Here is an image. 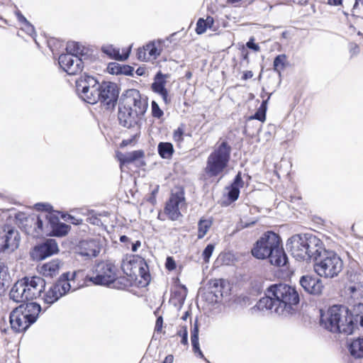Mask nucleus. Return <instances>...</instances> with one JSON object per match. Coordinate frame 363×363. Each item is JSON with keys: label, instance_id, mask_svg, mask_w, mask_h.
Segmentation results:
<instances>
[{"label": "nucleus", "instance_id": "nucleus-1", "mask_svg": "<svg viewBox=\"0 0 363 363\" xmlns=\"http://www.w3.org/2000/svg\"><path fill=\"white\" fill-rule=\"evenodd\" d=\"M267 295L259 299L258 308L267 309L276 313L286 311L290 313L300 301L299 294L296 287L286 284H276L267 289Z\"/></svg>", "mask_w": 363, "mask_h": 363}, {"label": "nucleus", "instance_id": "nucleus-2", "mask_svg": "<svg viewBox=\"0 0 363 363\" xmlns=\"http://www.w3.org/2000/svg\"><path fill=\"white\" fill-rule=\"evenodd\" d=\"M251 252L257 259L269 258L270 263L275 267H284L288 262L281 240L273 231L265 232L256 242Z\"/></svg>", "mask_w": 363, "mask_h": 363}, {"label": "nucleus", "instance_id": "nucleus-3", "mask_svg": "<svg viewBox=\"0 0 363 363\" xmlns=\"http://www.w3.org/2000/svg\"><path fill=\"white\" fill-rule=\"evenodd\" d=\"M46 282L39 276H26L18 279L9 291V298L16 303H26L40 298Z\"/></svg>", "mask_w": 363, "mask_h": 363}, {"label": "nucleus", "instance_id": "nucleus-4", "mask_svg": "<svg viewBox=\"0 0 363 363\" xmlns=\"http://www.w3.org/2000/svg\"><path fill=\"white\" fill-rule=\"evenodd\" d=\"M232 147L226 140L221 138L216 144L206 160L204 173L208 178L223 175L229 164Z\"/></svg>", "mask_w": 363, "mask_h": 363}, {"label": "nucleus", "instance_id": "nucleus-5", "mask_svg": "<svg viewBox=\"0 0 363 363\" xmlns=\"http://www.w3.org/2000/svg\"><path fill=\"white\" fill-rule=\"evenodd\" d=\"M10 313L11 328L16 333L26 331L38 319L41 306L35 302L21 303Z\"/></svg>", "mask_w": 363, "mask_h": 363}, {"label": "nucleus", "instance_id": "nucleus-6", "mask_svg": "<svg viewBox=\"0 0 363 363\" xmlns=\"http://www.w3.org/2000/svg\"><path fill=\"white\" fill-rule=\"evenodd\" d=\"M89 280L99 285L113 284L114 286L120 289H125L130 285L129 280L125 277H116V267L113 264L104 261L95 264Z\"/></svg>", "mask_w": 363, "mask_h": 363}, {"label": "nucleus", "instance_id": "nucleus-7", "mask_svg": "<svg viewBox=\"0 0 363 363\" xmlns=\"http://www.w3.org/2000/svg\"><path fill=\"white\" fill-rule=\"evenodd\" d=\"M313 267L320 277L333 279L342 271L343 261L335 252L328 250L315 262Z\"/></svg>", "mask_w": 363, "mask_h": 363}, {"label": "nucleus", "instance_id": "nucleus-8", "mask_svg": "<svg viewBox=\"0 0 363 363\" xmlns=\"http://www.w3.org/2000/svg\"><path fill=\"white\" fill-rule=\"evenodd\" d=\"M349 314V309L341 305H334L329 308L326 314H322L320 325L332 333H343L347 326L345 316Z\"/></svg>", "mask_w": 363, "mask_h": 363}, {"label": "nucleus", "instance_id": "nucleus-9", "mask_svg": "<svg viewBox=\"0 0 363 363\" xmlns=\"http://www.w3.org/2000/svg\"><path fill=\"white\" fill-rule=\"evenodd\" d=\"M67 50L69 53L61 54L58 58L60 67L69 75L80 74L84 67L82 57L83 55L80 51V46L77 43H72L67 45Z\"/></svg>", "mask_w": 363, "mask_h": 363}, {"label": "nucleus", "instance_id": "nucleus-10", "mask_svg": "<svg viewBox=\"0 0 363 363\" xmlns=\"http://www.w3.org/2000/svg\"><path fill=\"white\" fill-rule=\"evenodd\" d=\"M76 88L80 98L90 104L99 102L101 84L97 79L84 73L76 81Z\"/></svg>", "mask_w": 363, "mask_h": 363}, {"label": "nucleus", "instance_id": "nucleus-11", "mask_svg": "<svg viewBox=\"0 0 363 363\" xmlns=\"http://www.w3.org/2000/svg\"><path fill=\"white\" fill-rule=\"evenodd\" d=\"M186 206L185 192L179 187L175 192H171L164 207V213L170 220H177L182 216L181 210Z\"/></svg>", "mask_w": 363, "mask_h": 363}, {"label": "nucleus", "instance_id": "nucleus-12", "mask_svg": "<svg viewBox=\"0 0 363 363\" xmlns=\"http://www.w3.org/2000/svg\"><path fill=\"white\" fill-rule=\"evenodd\" d=\"M120 103L141 116H144L148 106L147 98L143 97L140 91L135 89L127 90Z\"/></svg>", "mask_w": 363, "mask_h": 363}, {"label": "nucleus", "instance_id": "nucleus-13", "mask_svg": "<svg viewBox=\"0 0 363 363\" xmlns=\"http://www.w3.org/2000/svg\"><path fill=\"white\" fill-rule=\"evenodd\" d=\"M19 233L9 225L0 227V252H13L20 243Z\"/></svg>", "mask_w": 363, "mask_h": 363}, {"label": "nucleus", "instance_id": "nucleus-14", "mask_svg": "<svg viewBox=\"0 0 363 363\" xmlns=\"http://www.w3.org/2000/svg\"><path fill=\"white\" fill-rule=\"evenodd\" d=\"M119 91L117 85L111 82H103L99 92V101L106 109H112L116 105Z\"/></svg>", "mask_w": 363, "mask_h": 363}, {"label": "nucleus", "instance_id": "nucleus-15", "mask_svg": "<svg viewBox=\"0 0 363 363\" xmlns=\"http://www.w3.org/2000/svg\"><path fill=\"white\" fill-rule=\"evenodd\" d=\"M59 278L60 280L63 279L62 283L68 293L83 287L86 284L87 276L84 270H78L72 273H63Z\"/></svg>", "mask_w": 363, "mask_h": 363}, {"label": "nucleus", "instance_id": "nucleus-16", "mask_svg": "<svg viewBox=\"0 0 363 363\" xmlns=\"http://www.w3.org/2000/svg\"><path fill=\"white\" fill-rule=\"evenodd\" d=\"M304 243L309 256V262L314 260L315 262L323 256L325 250L323 241L313 235H304Z\"/></svg>", "mask_w": 363, "mask_h": 363}, {"label": "nucleus", "instance_id": "nucleus-17", "mask_svg": "<svg viewBox=\"0 0 363 363\" xmlns=\"http://www.w3.org/2000/svg\"><path fill=\"white\" fill-rule=\"evenodd\" d=\"M345 321H347V326L344 328L343 333L352 334L359 326L363 328V303L355 305L351 311H349Z\"/></svg>", "mask_w": 363, "mask_h": 363}, {"label": "nucleus", "instance_id": "nucleus-18", "mask_svg": "<svg viewBox=\"0 0 363 363\" xmlns=\"http://www.w3.org/2000/svg\"><path fill=\"white\" fill-rule=\"evenodd\" d=\"M304 242V237L297 235L292 237L286 245L296 260L309 262V256Z\"/></svg>", "mask_w": 363, "mask_h": 363}, {"label": "nucleus", "instance_id": "nucleus-19", "mask_svg": "<svg viewBox=\"0 0 363 363\" xmlns=\"http://www.w3.org/2000/svg\"><path fill=\"white\" fill-rule=\"evenodd\" d=\"M143 116L135 114L121 103L118 106V119L119 124L128 128H134L139 125Z\"/></svg>", "mask_w": 363, "mask_h": 363}, {"label": "nucleus", "instance_id": "nucleus-20", "mask_svg": "<svg viewBox=\"0 0 363 363\" xmlns=\"http://www.w3.org/2000/svg\"><path fill=\"white\" fill-rule=\"evenodd\" d=\"M162 50L160 43L150 42L138 49L137 57L140 61L147 62L153 60L160 55Z\"/></svg>", "mask_w": 363, "mask_h": 363}, {"label": "nucleus", "instance_id": "nucleus-21", "mask_svg": "<svg viewBox=\"0 0 363 363\" xmlns=\"http://www.w3.org/2000/svg\"><path fill=\"white\" fill-rule=\"evenodd\" d=\"M62 262L59 259H53L49 262L37 266V272L46 279H52L59 275Z\"/></svg>", "mask_w": 363, "mask_h": 363}, {"label": "nucleus", "instance_id": "nucleus-22", "mask_svg": "<svg viewBox=\"0 0 363 363\" xmlns=\"http://www.w3.org/2000/svg\"><path fill=\"white\" fill-rule=\"evenodd\" d=\"M299 282L305 291L312 295L321 294L324 288L322 280L312 275L301 277Z\"/></svg>", "mask_w": 363, "mask_h": 363}, {"label": "nucleus", "instance_id": "nucleus-23", "mask_svg": "<svg viewBox=\"0 0 363 363\" xmlns=\"http://www.w3.org/2000/svg\"><path fill=\"white\" fill-rule=\"evenodd\" d=\"M62 281H63V279L60 280L59 278L48 291H44L42 299L45 303L50 306L67 293L66 289H64Z\"/></svg>", "mask_w": 363, "mask_h": 363}, {"label": "nucleus", "instance_id": "nucleus-24", "mask_svg": "<svg viewBox=\"0 0 363 363\" xmlns=\"http://www.w3.org/2000/svg\"><path fill=\"white\" fill-rule=\"evenodd\" d=\"M34 250L38 259H44L59 252L57 242L53 239H48L43 243L35 247Z\"/></svg>", "mask_w": 363, "mask_h": 363}, {"label": "nucleus", "instance_id": "nucleus-25", "mask_svg": "<svg viewBox=\"0 0 363 363\" xmlns=\"http://www.w3.org/2000/svg\"><path fill=\"white\" fill-rule=\"evenodd\" d=\"M243 186L244 182L242 180L241 173L238 172V174L235 177L231 184L227 187L228 189L226 194L227 200L223 202V206H227L237 201L240 195V189L242 188Z\"/></svg>", "mask_w": 363, "mask_h": 363}, {"label": "nucleus", "instance_id": "nucleus-26", "mask_svg": "<svg viewBox=\"0 0 363 363\" xmlns=\"http://www.w3.org/2000/svg\"><path fill=\"white\" fill-rule=\"evenodd\" d=\"M169 77V74H164L160 71L158 72L154 79V82L152 84V90L160 94L165 103L168 102V91L165 88L167 83L166 79Z\"/></svg>", "mask_w": 363, "mask_h": 363}, {"label": "nucleus", "instance_id": "nucleus-27", "mask_svg": "<svg viewBox=\"0 0 363 363\" xmlns=\"http://www.w3.org/2000/svg\"><path fill=\"white\" fill-rule=\"evenodd\" d=\"M50 232L48 235L53 236H65L70 230L71 227L64 223H60L58 217L54 213H50Z\"/></svg>", "mask_w": 363, "mask_h": 363}, {"label": "nucleus", "instance_id": "nucleus-28", "mask_svg": "<svg viewBox=\"0 0 363 363\" xmlns=\"http://www.w3.org/2000/svg\"><path fill=\"white\" fill-rule=\"evenodd\" d=\"M51 212H48L46 214L38 215L34 222V233L35 236H40L43 235H48L50 234V220L49 216Z\"/></svg>", "mask_w": 363, "mask_h": 363}, {"label": "nucleus", "instance_id": "nucleus-29", "mask_svg": "<svg viewBox=\"0 0 363 363\" xmlns=\"http://www.w3.org/2000/svg\"><path fill=\"white\" fill-rule=\"evenodd\" d=\"M100 251L101 247L95 240L83 241L80 243V254L82 256L95 257Z\"/></svg>", "mask_w": 363, "mask_h": 363}, {"label": "nucleus", "instance_id": "nucleus-30", "mask_svg": "<svg viewBox=\"0 0 363 363\" xmlns=\"http://www.w3.org/2000/svg\"><path fill=\"white\" fill-rule=\"evenodd\" d=\"M101 50L111 58L120 61L127 60L130 52V48H125L123 49L122 53L120 54L119 49L113 47V45L104 46L102 47Z\"/></svg>", "mask_w": 363, "mask_h": 363}, {"label": "nucleus", "instance_id": "nucleus-31", "mask_svg": "<svg viewBox=\"0 0 363 363\" xmlns=\"http://www.w3.org/2000/svg\"><path fill=\"white\" fill-rule=\"evenodd\" d=\"M12 279L7 264L0 262V295L4 294L9 287Z\"/></svg>", "mask_w": 363, "mask_h": 363}, {"label": "nucleus", "instance_id": "nucleus-32", "mask_svg": "<svg viewBox=\"0 0 363 363\" xmlns=\"http://www.w3.org/2000/svg\"><path fill=\"white\" fill-rule=\"evenodd\" d=\"M199 325L198 320L196 319L194 321L192 328L191 329V342L192 345V350L197 357L206 360L199 347Z\"/></svg>", "mask_w": 363, "mask_h": 363}, {"label": "nucleus", "instance_id": "nucleus-33", "mask_svg": "<svg viewBox=\"0 0 363 363\" xmlns=\"http://www.w3.org/2000/svg\"><path fill=\"white\" fill-rule=\"evenodd\" d=\"M140 257L136 255H126L121 262V269L127 275L134 274L133 269L137 267L138 262Z\"/></svg>", "mask_w": 363, "mask_h": 363}, {"label": "nucleus", "instance_id": "nucleus-34", "mask_svg": "<svg viewBox=\"0 0 363 363\" xmlns=\"http://www.w3.org/2000/svg\"><path fill=\"white\" fill-rule=\"evenodd\" d=\"M348 350L354 358H363V337L354 339L350 344Z\"/></svg>", "mask_w": 363, "mask_h": 363}, {"label": "nucleus", "instance_id": "nucleus-35", "mask_svg": "<svg viewBox=\"0 0 363 363\" xmlns=\"http://www.w3.org/2000/svg\"><path fill=\"white\" fill-rule=\"evenodd\" d=\"M213 225L212 218L201 217L198 222L197 238L202 239L209 231Z\"/></svg>", "mask_w": 363, "mask_h": 363}, {"label": "nucleus", "instance_id": "nucleus-36", "mask_svg": "<svg viewBox=\"0 0 363 363\" xmlns=\"http://www.w3.org/2000/svg\"><path fill=\"white\" fill-rule=\"evenodd\" d=\"M157 152L162 159L170 160L174 153V149L171 143L160 142L157 145Z\"/></svg>", "mask_w": 363, "mask_h": 363}, {"label": "nucleus", "instance_id": "nucleus-37", "mask_svg": "<svg viewBox=\"0 0 363 363\" xmlns=\"http://www.w3.org/2000/svg\"><path fill=\"white\" fill-rule=\"evenodd\" d=\"M209 285L212 289H214V293L223 296L224 293L227 292L225 289L228 286L229 283L223 279H214L209 281Z\"/></svg>", "mask_w": 363, "mask_h": 363}, {"label": "nucleus", "instance_id": "nucleus-38", "mask_svg": "<svg viewBox=\"0 0 363 363\" xmlns=\"http://www.w3.org/2000/svg\"><path fill=\"white\" fill-rule=\"evenodd\" d=\"M287 65V56L285 54L278 55L274 60L273 69L279 74L285 69Z\"/></svg>", "mask_w": 363, "mask_h": 363}, {"label": "nucleus", "instance_id": "nucleus-39", "mask_svg": "<svg viewBox=\"0 0 363 363\" xmlns=\"http://www.w3.org/2000/svg\"><path fill=\"white\" fill-rule=\"evenodd\" d=\"M270 98V94L267 96L266 99H263L259 108L253 116H251L249 119H257L261 122H264L266 120L267 104Z\"/></svg>", "mask_w": 363, "mask_h": 363}, {"label": "nucleus", "instance_id": "nucleus-40", "mask_svg": "<svg viewBox=\"0 0 363 363\" xmlns=\"http://www.w3.org/2000/svg\"><path fill=\"white\" fill-rule=\"evenodd\" d=\"M172 138L177 146H180L184 140V125L182 124L177 129L174 130Z\"/></svg>", "mask_w": 363, "mask_h": 363}, {"label": "nucleus", "instance_id": "nucleus-41", "mask_svg": "<svg viewBox=\"0 0 363 363\" xmlns=\"http://www.w3.org/2000/svg\"><path fill=\"white\" fill-rule=\"evenodd\" d=\"M177 335L181 337V343L184 346H188V330L186 325H181L177 332Z\"/></svg>", "mask_w": 363, "mask_h": 363}, {"label": "nucleus", "instance_id": "nucleus-42", "mask_svg": "<svg viewBox=\"0 0 363 363\" xmlns=\"http://www.w3.org/2000/svg\"><path fill=\"white\" fill-rule=\"evenodd\" d=\"M108 72L112 74H120L122 73H128L123 70L122 66L116 62H110L107 67Z\"/></svg>", "mask_w": 363, "mask_h": 363}, {"label": "nucleus", "instance_id": "nucleus-43", "mask_svg": "<svg viewBox=\"0 0 363 363\" xmlns=\"http://www.w3.org/2000/svg\"><path fill=\"white\" fill-rule=\"evenodd\" d=\"M144 157V152L143 150H135L128 155V159L125 162H128V164L135 162Z\"/></svg>", "mask_w": 363, "mask_h": 363}, {"label": "nucleus", "instance_id": "nucleus-44", "mask_svg": "<svg viewBox=\"0 0 363 363\" xmlns=\"http://www.w3.org/2000/svg\"><path fill=\"white\" fill-rule=\"evenodd\" d=\"M151 106H152V116L154 118H160L163 116L164 113H163V111L160 108L157 103L155 101H152V104H151Z\"/></svg>", "mask_w": 363, "mask_h": 363}, {"label": "nucleus", "instance_id": "nucleus-45", "mask_svg": "<svg viewBox=\"0 0 363 363\" xmlns=\"http://www.w3.org/2000/svg\"><path fill=\"white\" fill-rule=\"evenodd\" d=\"M214 248V245L208 244L203 250L202 257L205 262H208L209 261V259L212 255Z\"/></svg>", "mask_w": 363, "mask_h": 363}, {"label": "nucleus", "instance_id": "nucleus-46", "mask_svg": "<svg viewBox=\"0 0 363 363\" xmlns=\"http://www.w3.org/2000/svg\"><path fill=\"white\" fill-rule=\"evenodd\" d=\"M206 21H204L203 18H199L196 23V33L199 35L203 34L206 31L208 28L206 26Z\"/></svg>", "mask_w": 363, "mask_h": 363}, {"label": "nucleus", "instance_id": "nucleus-47", "mask_svg": "<svg viewBox=\"0 0 363 363\" xmlns=\"http://www.w3.org/2000/svg\"><path fill=\"white\" fill-rule=\"evenodd\" d=\"M255 39L254 37H251L249 40L246 43V48L253 50L255 52L260 51V47L258 44L255 43Z\"/></svg>", "mask_w": 363, "mask_h": 363}, {"label": "nucleus", "instance_id": "nucleus-48", "mask_svg": "<svg viewBox=\"0 0 363 363\" xmlns=\"http://www.w3.org/2000/svg\"><path fill=\"white\" fill-rule=\"evenodd\" d=\"M165 268L168 271H173L177 268V264L174 259L172 257H167L165 262Z\"/></svg>", "mask_w": 363, "mask_h": 363}, {"label": "nucleus", "instance_id": "nucleus-49", "mask_svg": "<svg viewBox=\"0 0 363 363\" xmlns=\"http://www.w3.org/2000/svg\"><path fill=\"white\" fill-rule=\"evenodd\" d=\"M349 52L351 57H354L357 55L360 52V48L359 45L355 43H350L349 44Z\"/></svg>", "mask_w": 363, "mask_h": 363}, {"label": "nucleus", "instance_id": "nucleus-50", "mask_svg": "<svg viewBox=\"0 0 363 363\" xmlns=\"http://www.w3.org/2000/svg\"><path fill=\"white\" fill-rule=\"evenodd\" d=\"M163 328V318L162 316L157 317L156 322H155V331L157 333H160L162 331Z\"/></svg>", "mask_w": 363, "mask_h": 363}, {"label": "nucleus", "instance_id": "nucleus-51", "mask_svg": "<svg viewBox=\"0 0 363 363\" xmlns=\"http://www.w3.org/2000/svg\"><path fill=\"white\" fill-rule=\"evenodd\" d=\"M117 158L118 161L120 162L121 167L128 164V162H125L128 159V155H125L123 153L118 152H117Z\"/></svg>", "mask_w": 363, "mask_h": 363}, {"label": "nucleus", "instance_id": "nucleus-52", "mask_svg": "<svg viewBox=\"0 0 363 363\" xmlns=\"http://www.w3.org/2000/svg\"><path fill=\"white\" fill-rule=\"evenodd\" d=\"M16 15L19 22L25 24H29L28 21H27L26 17L21 13V11H16Z\"/></svg>", "mask_w": 363, "mask_h": 363}, {"label": "nucleus", "instance_id": "nucleus-53", "mask_svg": "<svg viewBox=\"0 0 363 363\" xmlns=\"http://www.w3.org/2000/svg\"><path fill=\"white\" fill-rule=\"evenodd\" d=\"M252 77H253V72L250 70H247L242 73L241 79L242 80H247V79H251Z\"/></svg>", "mask_w": 363, "mask_h": 363}, {"label": "nucleus", "instance_id": "nucleus-54", "mask_svg": "<svg viewBox=\"0 0 363 363\" xmlns=\"http://www.w3.org/2000/svg\"><path fill=\"white\" fill-rule=\"evenodd\" d=\"M328 4L333 6H342L343 0H328Z\"/></svg>", "mask_w": 363, "mask_h": 363}, {"label": "nucleus", "instance_id": "nucleus-55", "mask_svg": "<svg viewBox=\"0 0 363 363\" xmlns=\"http://www.w3.org/2000/svg\"><path fill=\"white\" fill-rule=\"evenodd\" d=\"M139 270H140V273L142 277L145 281H147L150 279V274L148 272H145V269L143 267H139Z\"/></svg>", "mask_w": 363, "mask_h": 363}, {"label": "nucleus", "instance_id": "nucleus-56", "mask_svg": "<svg viewBox=\"0 0 363 363\" xmlns=\"http://www.w3.org/2000/svg\"><path fill=\"white\" fill-rule=\"evenodd\" d=\"M135 137H136V135H134L133 137V138H131V139L123 140L122 142L120 144V147H124L130 145V143H133V140H135Z\"/></svg>", "mask_w": 363, "mask_h": 363}, {"label": "nucleus", "instance_id": "nucleus-57", "mask_svg": "<svg viewBox=\"0 0 363 363\" xmlns=\"http://www.w3.org/2000/svg\"><path fill=\"white\" fill-rule=\"evenodd\" d=\"M50 207V206L49 205L44 204V203H37L35 205V208L38 211H48Z\"/></svg>", "mask_w": 363, "mask_h": 363}, {"label": "nucleus", "instance_id": "nucleus-58", "mask_svg": "<svg viewBox=\"0 0 363 363\" xmlns=\"http://www.w3.org/2000/svg\"><path fill=\"white\" fill-rule=\"evenodd\" d=\"M242 53V58L244 60H248L249 58V52L247 50V49L245 48V46H242V48L241 50Z\"/></svg>", "mask_w": 363, "mask_h": 363}, {"label": "nucleus", "instance_id": "nucleus-59", "mask_svg": "<svg viewBox=\"0 0 363 363\" xmlns=\"http://www.w3.org/2000/svg\"><path fill=\"white\" fill-rule=\"evenodd\" d=\"M204 21H206V26L208 28H211L214 23V19L212 16H207L206 19L204 20Z\"/></svg>", "mask_w": 363, "mask_h": 363}, {"label": "nucleus", "instance_id": "nucleus-60", "mask_svg": "<svg viewBox=\"0 0 363 363\" xmlns=\"http://www.w3.org/2000/svg\"><path fill=\"white\" fill-rule=\"evenodd\" d=\"M140 246L141 242L140 240H137L132 244L131 250L133 252H136Z\"/></svg>", "mask_w": 363, "mask_h": 363}, {"label": "nucleus", "instance_id": "nucleus-61", "mask_svg": "<svg viewBox=\"0 0 363 363\" xmlns=\"http://www.w3.org/2000/svg\"><path fill=\"white\" fill-rule=\"evenodd\" d=\"M123 70L126 71L128 73H124L126 75H131L133 72V67L128 65L122 66Z\"/></svg>", "mask_w": 363, "mask_h": 363}, {"label": "nucleus", "instance_id": "nucleus-62", "mask_svg": "<svg viewBox=\"0 0 363 363\" xmlns=\"http://www.w3.org/2000/svg\"><path fill=\"white\" fill-rule=\"evenodd\" d=\"M120 242L124 244H130V240L126 235H121L119 238Z\"/></svg>", "mask_w": 363, "mask_h": 363}, {"label": "nucleus", "instance_id": "nucleus-63", "mask_svg": "<svg viewBox=\"0 0 363 363\" xmlns=\"http://www.w3.org/2000/svg\"><path fill=\"white\" fill-rule=\"evenodd\" d=\"M174 362V356L172 354L167 355L162 363H173Z\"/></svg>", "mask_w": 363, "mask_h": 363}, {"label": "nucleus", "instance_id": "nucleus-64", "mask_svg": "<svg viewBox=\"0 0 363 363\" xmlns=\"http://www.w3.org/2000/svg\"><path fill=\"white\" fill-rule=\"evenodd\" d=\"M190 316H191V312L189 311H187L183 314V315L182 316V319L184 320H186Z\"/></svg>", "mask_w": 363, "mask_h": 363}]
</instances>
